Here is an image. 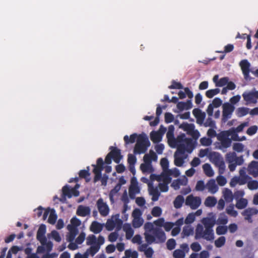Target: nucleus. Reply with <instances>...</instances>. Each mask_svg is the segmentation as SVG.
<instances>
[{"instance_id": "f257e3e1", "label": "nucleus", "mask_w": 258, "mask_h": 258, "mask_svg": "<svg viewBox=\"0 0 258 258\" xmlns=\"http://www.w3.org/2000/svg\"><path fill=\"white\" fill-rule=\"evenodd\" d=\"M202 223L204 226L200 224L197 226L195 238H204L207 241H212L214 239L213 227L216 224L215 220L211 218H205L202 220Z\"/></svg>"}, {"instance_id": "f03ea898", "label": "nucleus", "mask_w": 258, "mask_h": 258, "mask_svg": "<svg viewBox=\"0 0 258 258\" xmlns=\"http://www.w3.org/2000/svg\"><path fill=\"white\" fill-rule=\"evenodd\" d=\"M144 236L146 241L149 244L153 243H162L164 242L166 239L165 232L162 229L158 227L155 228L153 234L145 232Z\"/></svg>"}, {"instance_id": "7ed1b4c3", "label": "nucleus", "mask_w": 258, "mask_h": 258, "mask_svg": "<svg viewBox=\"0 0 258 258\" xmlns=\"http://www.w3.org/2000/svg\"><path fill=\"white\" fill-rule=\"evenodd\" d=\"M150 146V142L147 136L144 134H140L134 147V153L135 154L145 153Z\"/></svg>"}, {"instance_id": "20e7f679", "label": "nucleus", "mask_w": 258, "mask_h": 258, "mask_svg": "<svg viewBox=\"0 0 258 258\" xmlns=\"http://www.w3.org/2000/svg\"><path fill=\"white\" fill-rule=\"evenodd\" d=\"M184 142L186 145L184 144L177 145V150L175 153H177V154L181 155H185V153L186 151L188 152V153L191 152L194 149L191 140L190 139L185 138Z\"/></svg>"}, {"instance_id": "39448f33", "label": "nucleus", "mask_w": 258, "mask_h": 258, "mask_svg": "<svg viewBox=\"0 0 258 258\" xmlns=\"http://www.w3.org/2000/svg\"><path fill=\"white\" fill-rule=\"evenodd\" d=\"M185 204L191 209L196 210L201 205V199L199 197H195L192 195H190L186 198Z\"/></svg>"}, {"instance_id": "423d86ee", "label": "nucleus", "mask_w": 258, "mask_h": 258, "mask_svg": "<svg viewBox=\"0 0 258 258\" xmlns=\"http://www.w3.org/2000/svg\"><path fill=\"white\" fill-rule=\"evenodd\" d=\"M235 109L234 106L229 103H225L223 105L222 121L226 122L231 118L232 114Z\"/></svg>"}, {"instance_id": "0eeeda50", "label": "nucleus", "mask_w": 258, "mask_h": 258, "mask_svg": "<svg viewBox=\"0 0 258 258\" xmlns=\"http://www.w3.org/2000/svg\"><path fill=\"white\" fill-rule=\"evenodd\" d=\"M242 97L244 101L248 103H256L258 99V91L251 92H244L242 94Z\"/></svg>"}, {"instance_id": "6e6552de", "label": "nucleus", "mask_w": 258, "mask_h": 258, "mask_svg": "<svg viewBox=\"0 0 258 258\" xmlns=\"http://www.w3.org/2000/svg\"><path fill=\"white\" fill-rule=\"evenodd\" d=\"M180 249H176L173 252L174 258H184L186 253L188 252L189 248L187 243H183L180 246Z\"/></svg>"}, {"instance_id": "1a4fd4ad", "label": "nucleus", "mask_w": 258, "mask_h": 258, "mask_svg": "<svg viewBox=\"0 0 258 258\" xmlns=\"http://www.w3.org/2000/svg\"><path fill=\"white\" fill-rule=\"evenodd\" d=\"M97 207L100 214L103 217L106 216L109 212V208L107 204L104 202L102 198L97 201Z\"/></svg>"}, {"instance_id": "9d476101", "label": "nucleus", "mask_w": 258, "mask_h": 258, "mask_svg": "<svg viewBox=\"0 0 258 258\" xmlns=\"http://www.w3.org/2000/svg\"><path fill=\"white\" fill-rule=\"evenodd\" d=\"M244 78L245 80L250 78L249 73L250 72V64L247 59H243L239 62Z\"/></svg>"}, {"instance_id": "9b49d317", "label": "nucleus", "mask_w": 258, "mask_h": 258, "mask_svg": "<svg viewBox=\"0 0 258 258\" xmlns=\"http://www.w3.org/2000/svg\"><path fill=\"white\" fill-rule=\"evenodd\" d=\"M109 149L111 150L109 153V155L111 156L112 159L116 163L118 164L122 158L120 150L113 146H111Z\"/></svg>"}, {"instance_id": "f8f14e48", "label": "nucleus", "mask_w": 258, "mask_h": 258, "mask_svg": "<svg viewBox=\"0 0 258 258\" xmlns=\"http://www.w3.org/2000/svg\"><path fill=\"white\" fill-rule=\"evenodd\" d=\"M250 179H251L250 176H235L232 178L230 184L232 187L235 186L237 184L243 185L247 183Z\"/></svg>"}, {"instance_id": "ddd939ff", "label": "nucleus", "mask_w": 258, "mask_h": 258, "mask_svg": "<svg viewBox=\"0 0 258 258\" xmlns=\"http://www.w3.org/2000/svg\"><path fill=\"white\" fill-rule=\"evenodd\" d=\"M257 213L258 210L256 208H248L242 212V215L244 217L245 220H247L249 223H251L252 222L251 217Z\"/></svg>"}, {"instance_id": "4468645a", "label": "nucleus", "mask_w": 258, "mask_h": 258, "mask_svg": "<svg viewBox=\"0 0 258 258\" xmlns=\"http://www.w3.org/2000/svg\"><path fill=\"white\" fill-rule=\"evenodd\" d=\"M46 233V226L44 224L41 225L37 232L36 238L41 243V244L44 243L47 241V238L45 236Z\"/></svg>"}, {"instance_id": "2eb2a0df", "label": "nucleus", "mask_w": 258, "mask_h": 258, "mask_svg": "<svg viewBox=\"0 0 258 258\" xmlns=\"http://www.w3.org/2000/svg\"><path fill=\"white\" fill-rule=\"evenodd\" d=\"M247 170L250 175L256 177L258 175V162H251L248 166Z\"/></svg>"}, {"instance_id": "dca6fc26", "label": "nucleus", "mask_w": 258, "mask_h": 258, "mask_svg": "<svg viewBox=\"0 0 258 258\" xmlns=\"http://www.w3.org/2000/svg\"><path fill=\"white\" fill-rule=\"evenodd\" d=\"M91 210L89 207L80 205L78 206L76 214L79 216L86 217L90 214Z\"/></svg>"}, {"instance_id": "f3484780", "label": "nucleus", "mask_w": 258, "mask_h": 258, "mask_svg": "<svg viewBox=\"0 0 258 258\" xmlns=\"http://www.w3.org/2000/svg\"><path fill=\"white\" fill-rule=\"evenodd\" d=\"M103 227V224L94 221L92 222L90 227V230L94 233L98 234L102 230Z\"/></svg>"}, {"instance_id": "a211bd4d", "label": "nucleus", "mask_w": 258, "mask_h": 258, "mask_svg": "<svg viewBox=\"0 0 258 258\" xmlns=\"http://www.w3.org/2000/svg\"><path fill=\"white\" fill-rule=\"evenodd\" d=\"M187 155H181L177 154V153H174V164L178 167L182 166L184 162V160L187 158Z\"/></svg>"}, {"instance_id": "6ab92c4d", "label": "nucleus", "mask_w": 258, "mask_h": 258, "mask_svg": "<svg viewBox=\"0 0 258 258\" xmlns=\"http://www.w3.org/2000/svg\"><path fill=\"white\" fill-rule=\"evenodd\" d=\"M184 92L180 91L178 92V95L179 96V98L180 99H183L186 97V96H187L189 99H191L194 96L192 91L188 87L184 88Z\"/></svg>"}, {"instance_id": "aec40b11", "label": "nucleus", "mask_w": 258, "mask_h": 258, "mask_svg": "<svg viewBox=\"0 0 258 258\" xmlns=\"http://www.w3.org/2000/svg\"><path fill=\"white\" fill-rule=\"evenodd\" d=\"M192 107V104L191 99L187 100L186 102H179L177 104V107L180 110L184 109H189Z\"/></svg>"}, {"instance_id": "412c9836", "label": "nucleus", "mask_w": 258, "mask_h": 258, "mask_svg": "<svg viewBox=\"0 0 258 258\" xmlns=\"http://www.w3.org/2000/svg\"><path fill=\"white\" fill-rule=\"evenodd\" d=\"M162 134L160 132L152 131L150 134L151 140L154 143H157L162 140Z\"/></svg>"}, {"instance_id": "4be33fe9", "label": "nucleus", "mask_w": 258, "mask_h": 258, "mask_svg": "<svg viewBox=\"0 0 258 258\" xmlns=\"http://www.w3.org/2000/svg\"><path fill=\"white\" fill-rule=\"evenodd\" d=\"M179 128L185 131L188 135L195 129V126L194 124L188 123L187 122H183L179 125Z\"/></svg>"}, {"instance_id": "5701e85b", "label": "nucleus", "mask_w": 258, "mask_h": 258, "mask_svg": "<svg viewBox=\"0 0 258 258\" xmlns=\"http://www.w3.org/2000/svg\"><path fill=\"white\" fill-rule=\"evenodd\" d=\"M69 233L67 235V240L69 242H72L78 233V230L75 228L68 227Z\"/></svg>"}, {"instance_id": "b1692460", "label": "nucleus", "mask_w": 258, "mask_h": 258, "mask_svg": "<svg viewBox=\"0 0 258 258\" xmlns=\"http://www.w3.org/2000/svg\"><path fill=\"white\" fill-rule=\"evenodd\" d=\"M149 193L152 196V200L153 202H155L158 200L160 193L157 187H154L153 186L149 187Z\"/></svg>"}, {"instance_id": "393cba45", "label": "nucleus", "mask_w": 258, "mask_h": 258, "mask_svg": "<svg viewBox=\"0 0 258 258\" xmlns=\"http://www.w3.org/2000/svg\"><path fill=\"white\" fill-rule=\"evenodd\" d=\"M214 164L219 168V173L221 174L223 173L225 169V165L222 157H221L219 160H218Z\"/></svg>"}, {"instance_id": "a878e982", "label": "nucleus", "mask_w": 258, "mask_h": 258, "mask_svg": "<svg viewBox=\"0 0 258 258\" xmlns=\"http://www.w3.org/2000/svg\"><path fill=\"white\" fill-rule=\"evenodd\" d=\"M207 186L209 191L212 194L215 193L218 190V187L213 179H211L208 182Z\"/></svg>"}, {"instance_id": "bb28decb", "label": "nucleus", "mask_w": 258, "mask_h": 258, "mask_svg": "<svg viewBox=\"0 0 258 258\" xmlns=\"http://www.w3.org/2000/svg\"><path fill=\"white\" fill-rule=\"evenodd\" d=\"M217 199L214 197H207L204 202V204L206 207H213L215 206L217 203Z\"/></svg>"}, {"instance_id": "cd10ccee", "label": "nucleus", "mask_w": 258, "mask_h": 258, "mask_svg": "<svg viewBox=\"0 0 258 258\" xmlns=\"http://www.w3.org/2000/svg\"><path fill=\"white\" fill-rule=\"evenodd\" d=\"M203 169L205 174L208 177H211L214 175V171L211 166L208 163H205L203 165Z\"/></svg>"}, {"instance_id": "c85d7f7f", "label": "nucleus", "mask_w": 258, "mask_h": 258, "mask_svg": "<svg viewBox=\"0 0 258 258\" xmlns=\"http://www.w3.org/2000/svg\"><path fill=\"white\" fill-rule=\"evenodd\" d=\"M184 202L183 197L181 195L177 196L173 202L174 207L176 209L180 208Z\"/></svg>"}, {"instance_id": "c756f323", "label": "nucleus", "mask_w": 258, "mask_h": 258, "mask_svg": "<svg viewBox=\"0 0 258 258\" xmlns=\"http://www.w3.org/2000/svg\"><path fill=\"white\" fill-rule=\"evenodd\" d=\"M247 200L246 199L241 198L237 200L235 206L238 209H243L247 206Z\"/></svg>"}, {"instance_id": "7c9ffc66", "label": "nucleus", "mask_w": 258, "mask_h": 258, "mask_svg": "<svg viewBox=\"0 0 258 258\" xmlns=\"http://www.w3.org/2000/svg\"><path fill=\"white\" fill-rule=\"evenodd\" d=\"M221 157L219 153L216 152H211L209 154V159L213 164L219 160Z\"/></svg>"}, {"instance_id": "2f4dec72", "label": "nucleus", "mask_w": 258, "mask_h": 258, "mask_svg": "<svg viewBox=\"0 0 258 258\" xmlns=\"http://www.w3.org/2000/svg\"><path fill=\"white\" fill-rule=\"evenodd\" d=\"M249 111V108L246 107H239L236 110V114L239 117L246 115Z\"/></svg>"}, {"instance_id": "473e14b6", "label": "nucleus", "mask_w": 258, "mask_h": 258, "mask_svg": "<svg viewBox=\"0 0 258 258\" xmlns=\"http://www.w3.org/2000/svg\"><path fill=\"white\" fill-rule=\"evenodd\" d=\"M138 137V135L135 133L131 135L130 138L127 135H125L123 138V140L126 144H128L130 143H134L135 142L136 140H137Z\"/></svg>"}, {"instance_id": "72a5a7b5", "label": "nucleus", "mask_w": 258, "mask_h": 258, "mask_svg": "<svg viewBox=\"0 0 258 258\" xmlns=\"http://www.w3.org/2000/svg\"><path fill=\"white\" fill-rule=\"evenodd\" d=\"M99 245L94 244L91 245L89 248L87 249L85 252L93 256L99 251Z\"/></svg>"}, {"instance_id": "f704fd0d", "label": "nucleus", "mask_w": 258, "mask_h": 258, "mask_svg": "<svg viewBox=\"0 0 258 258\" xmlns=\"http://www.w3.org/2000/svg\"><path fill=\"white\" fill-rule=\"evenodd\" d=\"M228 222L227 216L224 213H221L220 214L219 218L217 220V224L225 225Z\"/></svg>"}, {"instance_id": "c9c22d12", "label": "nucleus", "mask_w": 258, "mask_h": 258, "mask_svg": "<svg viewBox=\"0 0 258 258\" xmlns=\"http://www.w3.org/2000/svg\"><path fill=\"white\" fill-rule=\"evenodd\" d=\"M57 219V215L54 209H51L48 219V222L51 224L55 223Z\"/></svg>"}, {"instance_id": "e433bc0d", "label": "nucleus", "mask_w": 258, "mask_h": 258, "mask_svg": "<svg viewBox=\"0 0 258 258\" xmlns=\"http://www.w3.org/2000/svg\"><path fill=\"white\" fill-rule=\"evenodd\" d=\"M71 225H68V227L77 228L81 224V221L76 217H73L71 220Z\"/></svg>"}, {"instance_id": "4c0bfd02", "label": "nucleus", "mask_w": 258, "mask_h": 258, "mask_svg": "<svg viewBox=\"0 0 258 258\" xmlns=\"http://www.w3.org/2000/svg\"><path fill=\"white\" fill-rule=\"evenodd\" d=\"M224 197L225 201L227 202H231L233 200V194L232 191L229 189H226L224 192Z\"/></svg>"}, {"instance_id": "58836bf2", "label": "nucleus", "mask_w": 258, "mask_h": 258, "mask_svg": "<svg viewBox=\"0 0 258 258\" xmlns=\"http://www.w3.org/2000/svg\"><path fill=\"white\" fill-rule=\"evenodd\" d=\"M220 92V89L216 88L214 89H210L206 92V96L208 98H212L215 95H216Z\"/></svg>"}, {"instance_id": "ea45409f", "label": "nucleus", "mask_w": 258, "mask_h": 258, "mask_svg": "<svg viewBox=\"0 0 258 258\" xmlns=\"http://www.w3.org/2000/svg\"><path fill=\"white\" fill-rule=\"evenodd\" d=\"M144 223V220L141 217L138 218L133 219L132 222L133 226L135 228H138L140 227Z\"/></svg>"}, {"instance_id": "a19ab883", "label": "nucleus", "mask_w": 258, "mask_h": 258, "mask_svg": "<svg viewBox=\"0 0 258 258\" xmlns=\"http://www.w3.org/2000/svg\"><path fill=\"white\" fill-rule=\"evenodd\" d=\"M174 126L173 125H169L168 126V131L166 134V137L168 140H174Z\"/></svg>"}, {"instance_id": "79ce46f5", "label": "nucleus", "mask_w": 258, "mask_h": 258, "mask_svg": "<svg viewBox=\"0 0 258 258\" xmlns=\"http://www.w3.org/2000/svg\"><path fill=\"white\" fill-rule=\"evenodd\" d=\"M182 234L185 236H188L194 234V228L189 226H184L183 228Z\"/></svg>"}, {"instance_id": "37998d69", "label": "nucleus", "mask_w": 258, "mask_h": 258, "mask_svg": "<svg viewBox=\"0 0 258 258\" xmlns=\"http://www.w3.org/2000/svg\"><path fill=\"white\" fill-rule=\"evenodd\" d=\"M236 154L235 152H229L226 155V160L228 163L234 162Z\"/></svg>"}, {"instance_id": "c03bdc74", "label": "nucleus", "mask_w": 258, "mask_h": 258, "mask_svg": "<svg viewBox=\"0 0 258 258\" xmlns=\"http://www.w3.org/2000/svg\"><path fill=\"white\" fill-rule=\"evenodd\" d=\"M140 169L143 173L151 172L152 171L151 164L142 163L140 165Z\"/></svg>"}, {"instance_id": "a18cd8bd", "label": "nucleus", "mask_w": 258, "mask_h": 258, "mask_svg": "<svg viewBox=\"0 0 258 258\" xmlns=\"http://www.w3.org/2000/svg\"><path fill=\"white\" fill-rule=\"evenodd\" d=\"M71 191L72 188L70 189V187L67 185L62 187V195L64 198L65 197H68L69 198H71L72 197Z\"/></svg>"}, {"instance_id": "49530a36", "label": "nucleus", "mask_w": 258, "mask_h": 258, "mask_svg": "<svg viewBox=\"0 0 258 258\" xmlns=\"http://www.w3.org/2000/svg\"><path fill=\"white\" fill-rule=\"evenodd\" d=\"M155 228L153 224L151 222H147L144 225L145 232L153 234V232H154Z\"/></svg>"}, {"instance_id": "de8ad7c7", "label": "nucleus", "mask_w": 258, "mask_h": 258, "mask_svg": "<svg viewBox=\"0 0 258 258\" xmlns=\"http://www.w3.org/2000/svg\"><path fill=\"white\" fill-rule=\"evenodd\" d=\"M226 241V239L224 236H221L215 241V245L217 247H221L223 246Z\"/></svg>"}, {"instance_id": "09e8293b", "label": "nucleus", "mask_w": 258, "mask_h": 258, "mask_svg": "<svg viewBox=\"0 0 258 258\" xmlns=\"http://www.w3.org/2000/svg\"><path fill=\"white\" fill-rule=\"evenodd\" d=\"M151 214L154 217H158L162 214V209L160 207H154L152 210Z\"/></svg>"}, {"instance_id": "8fccbe9b", "label": "nucleus", "mask_w": 258, "mask_h": 258, "mask_svg": "<svg viewBox=\"0 0 258 258\" xmlns=\"http://www.w3.org/2000/svg\"><path fill=\"white\" fill-rule=\"evenodd\" d=\"M205 127H210L212 128L216 127L215 121L211 117H208L204 123Z\"/></svg>"}, {"instance_id": "3c124183", "label": "nucleus", "mask_w": 258, "mask_h": 258, "mask_svg": "<svg viewBox=\"0 0 258 258\" xmlns=\"http://www.w3.org/2000/svg\"><path fill=\"white\" fill-rule=\"evenodd\" d=\"M247 187L250 190H254L258 188V181L255 180H250L247 182Z\"/></svg>"}, {"instance_id": "603ef678", "label": "nucleus", "mask_w": 258, "mask_h": 258, "mask_svg": "<svg viewBox=\"0 0 258 258\" xmlns=\"http://www.w3.org/2000/svg\"><path fill=\"white\" fill-rule=\"evenodd\" d=\"M216 231L219 235L225 234L227 232V227L226 226H218L216 228Z\"/></svg>"}, {"instance_id": "864d4df0", "label": "nucleus", "mask_w": 258, "mask_h": 258, "mask_svg": "<svg viewBox=\"0 0 258 258\" xmlns=\"http://www.w3.org/2000/svg\"><path fill=\"white\" fill-rule=\"evenodd\" d=\"M96 237L94 235L91 234L89 235L87 238L86 244L88 245H94L96 243Z\"/></svg>"}, {"instance_id": "5fc2aeb1", "label": "nucleus", "mask_w": 258, "mask_h": 258, "mask_svg": "<svg viewBox=\"0 0 258 258\" xmlns=\"http://www.w3.org/2000/svg\"><path fill=\"white\" fill-rule=\"evenodd\" d=\"M244 145L240 143H234L233 145V149L237 152H242L244 149Z\"/></svg>"}, {"instance_id": "6e6d98bb", "label": "nucleus", "mask_w": 258, "mask_h": 258, "mask_svg": "<svg viewBox=\"0 0 258 258\" xmlns=\"http://www.w3.org/2000/svg\"><path fill=\"white\" fill-rule=\"evenodd\" d=\"M166 246L168 250H171L174 249L176 246L175 240L173 238L169 239L167 241Z\"/></svg>"}, {"instance_id": "4d7b16f0", "label": "nucleus", "mask_w": 258, "mask_h": 258, "mask_svg": "<svg viewBox=\"0 0 258 258\" xmlns=\"http://www.w3.org/2000/svg\"><path fill=\"white\" fill-rule=\"evenodd\" d=\"M230 136V134L228 132H222L220 133L219 135L218 136V140L221 142L222 141H223L224 140H226L228 138H229V136Z\"/></svg>"}, {"instance_id": "13d9d810", "label": "nucleus", "mask_w": 258, "mask_h": 258, "mask_svg": "<svg viewBox=\"0 0 258 258\" xmlns=\"http://www.w3.org/2000/svg\"><path fill=\"white\" fill-rule=\"evenodd\" d=\"M228 81H229V78L228 77L222 78L217 82V83H216V86L217 87L224 86L226 85H227Z\"/></svg>"}, {"instance_id": "bf43d9fd", "label": "nucleus", "mask_w": 258, "mask_h": 258, "mask_svg": "<svg viewBox=\"0 0 258 258\" xmlns=\"http://www.w3.org/2000/svg\"><path fill=\"white\" fill-rule=\"evenodd\" d=\"M124 230L125 231V237L127 239H131L134 235V231L132 228L128 226L127 228L125 227H124Z\"/></svg>"}, {"instance_id": "052dcab7", "label": "nucleus", "mask_w": 258, "mask_h": 258, "mask_svg": "<svg viewBox=\"0 0 258 258\" xmlns=\"http://www.w3.org/2000/svg\"><path fill=\"white\" fill-rule=\"evenodd\" d=\"M168 88L170 89H183V86L179 82H176L174 80L172 81V84L168 87Z\"/></svg>"}, {"instance_id": "680f3d73", "label": "nucleus", "mask_w": 258, "mask_h": 258, "mask_svg": "<svg viewBox=\"0 0 258 258\" xmlns=\"http://www.w3.org/2000/svg\"><path fill=\"white\" fill-rule=\"evenodd\" d=\"M195 220V215L194 213H189L186 217L184 222L186 224H189L194 222Z\"/></svg>"}, {"instance_id": "e2e57ef3", "label": "nucleus", "mask_w": 258, "mask_h": 258, "mask_svg": "<svg viewBox=\"0 0 258 258\" xmlns=\"http://www.w3.org/2000/svg\"><path fill=\"white\" fill-rule=\"evenodd\" d=\"M190 248L195 252H198L202 249L201 245L198 242H195L191 244Z\"/></svg>"}, {"instance_id": "0e129e2a", "label": "nucleus", "mask_w": 258, "mask_h": 258, "mask_svg": "<svg viewBox=\"0 0 258 258\" xmlns=\"http://www.w3.org/2000/svg\"><path fill=\"white\" fill-rule=\"evenodd\" d=\"M226 212L228 214L233 216L236 217L237 216V212L234 209L233 206H230L226 209Z\"/></svg>"}, {"instance_id": "69168bd1", "label": "nucleus", "mask_w": 258, "mask_h": 258, "mask_svg": "<svg viewBox=\"0 0 258 258\" xmlns=\"http://www.w3.org/2000/svg\"><path fill=\"white\" fill-rule=\"evenodd\" d=\"M205 188L204 182L203 180H199L197 182L196 189L197 191H203Z\"/></svg>"}, {"instance_id": "338daca9", "label": "nucleus", "mask_w": 258, "mask_h": 258, "mask_svg": "<svg viewBox=\"0 0 258 258\" xmlns=\"http://www.w3.org/2000/svg\"><path fill=\"white\" fill-rule=\"evenodd\" d=\"M137 161V158L135 156L132 154H128L127 158V162L129 165H135Z\"/></svg>"}, {"instance_id": "774afa93", "label": "nucleus", "mask_w": 258, "mask_h": 258, "mask_svg": "<svg viewBox=\"0 0 258 258\" xmlns=\"http://www.w3.org/2000/svg\"><path fill=\"white\" fill-rule=\"evenodd\" d=\"M160 164L163 170H166L169 167V162L166 158H163L161 159Z\"/></svg>"}]
</instances>
